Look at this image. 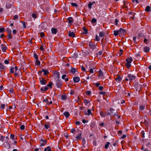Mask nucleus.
I'll use <instances>...</instances> for the list:
<instances>
[{"label":"nucleus","instance_id":"nucleus-1","mask_svg":"<svg viewBox=\"0 0 151 151\" xmlns=\"http://www.w3.org/2000/svg\"><path fill=\"white\" fill-rule=\"evenodd\" d=\"M125 81H131L135 80V76L133 74H129L125 77Z\"/></svg>","mask_w":151,"mask_h":151},{"label":"nucleus","instance_id":"nucleus-2","mask_svg":"<svg viewBox=\"0 0 151 151\" xmlns=\"http://www.w3.org/2000/svg\"><path fill=\"white\" fill-rule=\"evenodd\" d=\"M126 66L127 68H129L131 66V63L133 61V59L131 57L128 58L126 59Z\"/></svg>","mask_w":151,"mask_h":151},{"label":"nucleus","instance_id":"nucleus-3","mask_svg":"<svg viewBox=\"0 0 151 151\" xmlns=\"http://www.w3.org/2000/svg\"><path fill=\"white\" fill-rule=\"evenodd\" d=\"M114 79L117 83H119L121 81L122 78L118 75H116L114 76Z\"/></svg>","mask_w":151,"mask_h":151},{"label":"nucleus","instance_id":"nucleus-4","mask_svg":"<svg viewBox=\"0 0 151 151\" xmlns=\"http://www.w3.org/2000/svg\"><path fill=\"white\" fill-rule=\"evenodd\" d=\"M89 45L90 48L92 50H94L96 48L95 44L91 42H89Z\"/></svg>","mask_w":151,"mask_h":151},{"label":"nucleus","instance_id":"nucleus-5","mask_svg":"<svg viewBox=\"0 0 151 151\" xmlns=\"http://www.w3.org/2000/svg\"><path fill=\"white\" fill-rule=\"evenodd\" d=\"M1 49L3 52H5L7 49V47L6 45L4 44H1Z\"/></svg>","mask_w":151,"mask_h":151},{"label":"nucleus","instance_id":"nucleus-6","mask_svg":"<svg viewBox=\"0 0 151 151\" xmlns=\"http://www.w3.org/2000/svg\"><path fill=\"white\" fill-rule=\"evenodd\" d=\"M43 102H45L47 104L50 105L52 103V101L50 99H47L43 101Z\"/></svg>","mask_w":151,"mask_h":151},{"label":"nucleus","instance_id":"nucleus-7","mask_svg":"<svg viewBox=\"0 0 151 151\" xmlns=\"http://www.w3.org/2000/svg\"><path fill=\"white\" fill-rule=\"evenodd\" d=\"M40 82L42 85H45L47 83V81L45 80L43 78H40Z\"/></svg>","mask_w":151,"mask_h":151},{"label":"nucleus","instance_id":"nucleus-8","mask_svg":"<svg viewBox=\"0 0 151 151\" xmlns=\"http://www.w3.org/2000/svg\"><path fill=\"white\" fill-rule=\"evenodd\" d=\"M17 69V67L15 66L14 68L11 67L10 68V71L11 73H14L15 71H16Z\"/></svg>","mask_w":151,"mask_h":151},{"label":"nucleus","instance_id":"nucleus-9","mask_svg":"<svg viewBox=\"0 0 151 151\" xmlns=\"http://www.w3.org/2000/svg\"><path fill=\"white\" fill-rule=\"evenodd\" d=\"M73 80L75 83H78L79 81L80 78L79 77H76L73 78Z\"/></svg>","mask_w":151,"mask_h":151},{"label":"nucleus","instance_id":"nucleus-10","mask_svg":"<svg viewBox=\"0 0 151 151\" xmlns=\"http://www.w3.org/2000/svg\"><path fill=\"white\" fill-rule=\"evenodd\" d=\"M62 78L63 79H64L65 81L67 82L68 81V77L66 76V75L65 74H64L62 75Z\"/></svg>","mask_w":151,"mask_h":151},{"label":"nucleus","instance_id":"nucleus-11","mask_svg":"<svg viewBox=\"0 0 151 151\" xmlns=\"http://www.w3.org/2000/svg\"><path fill=\"white\" fill-rule=\"evenodd\" d=\"M119 31V34L124 35L126 32L125 30L124 29L120 28Z\"/></svg>","mask_w":151,"mask_h":151},{"label":"nucleus","instance_id":"nucleus-12","mask_svg":"<svg viewBox=\"0 0 151 151\" xmlns=\"http://www.w3.org/2000/svg\"><path fill=\"white\" fill-rule=\"evenodd\" d=\"M150 48L148 47H145L144 48L143 50L145 52H147L149 51Z\"/></svg>","mask_w":151,"mask_h":151},{"label":"nucleus","instance_id":"nucleus-13","mask_svg":"<svg viewBox=\"0 0 151 151\" xmlns=\"http://www.w3.org/2000/svg\"><path fill=\"white\" fill-rule=\"evenodd\" d=\"M46 143V142L45 140L41 139L40 141V145L42 146H44Z\"/></svg>","mask_w":151,"mask_h":151},{"label":"nucleus","instance_id":"nucleus-14","mask_svg":"<svg viewBox=\"0 0 151 151\" xmlns=\"http://www.w3.org/2000/svg\"><path fill=\"white\" fill-rule=\"evenodd\" d=\"M51 32L52 34H55L57 32V30L56 29L52 28L51 29Z\"/></svg>","mask_w":151,"mask_h":151},{"label":"nucleus","instance_id":"nucleus-15","mask_svg":"<svg viewBox=\"0 0 151 151\" xmlns=\"http://www.w3.org/2000/svg\"><path fill=\"white\" fill-rule=\"evenodd\" d=\"M68 35L70 37H75V34L73 32H69Z\"/></svg>","mask_w":151,"mask_h":151},{"label":"nucleus","instance_id":"nucleus-16","mask_svg":"<svg viewBox=\"0 0 151 151\" xmlns=\"http://www.w3.org/2000/svg\"><path fill=\"white\" fill-rule=\"evenodd\" d=\"M145 107V105H141L140 106L139 109V111H143L144 110Z\"/></svg>","mask_w":151,"mask_h":151},{"label":"nucleus","instance_id":"nucleus-17","mask_svg":"<svg viewBox=\"0 0 151 151\" xmlns=\"http://www.w3.org/2000/svg\"><path fill=\"white\" fill-rule=\"evenodd\" d=\"M64 115H65L66 117H68L70 116V114L68 112H65L63 113Z\"/></svg>","mask_w":151,"mask_h":151},{"label":"nucleus","instance_id":"nucleus-18","mask_svg":"<svg viewBox=\"0 0 151 151\" xmlns=\"http://www.w3.org/2000/svg\"><path fill=\"white\" fill-rule=\"evenodd\" d=\"M114 34L115 36H117L118 34H119V31L118 30H114Z\"/></svg>","mask_w":151,"mask_h":151},{"label":"nucleus","instance_id":"nucleus-19","mask_svg":"<svg viewBox=\"0 0 151 151\" xmlns=\"http://www.w3.org/2000/svg\"><path fill=\"white\" fill-rule=\"evenodd\" d=\"M4 69V66L2 63H0V70H3Z\"/></svg>","mask_w":151,"mask_h":151},{"label":"nucleus","instance_id":"nucleus-20","mask_svg":"<svg viewBox=\"0 0 151 151\" xmlns=\"http://www.w3.org/2000/svg\"><path fill=\"white\" fill-rule=\"evenodd\" d=\"M44 151H51V149L50 147L48 146L44 149Z\"/></svg>","mask_w":151,"mask_h":151},{"label":"nucleus","instance_id":"nucleus-21","mask_svg":"<svg viewBox=\"0 0 151 151\" xmlns=\"http://www.w3.org/2000/svg\"><path fill=\"white\" fill-rule=\"evenodd\" d=\"M90 102L89 101L87 100L84 99V103L86 106H88V104Z\"/></svg>","mask_w":151,"mask_h":151},{"label":"nucleus","instance_id":"nucleus-22","mask_svg":"<svg viewBox=\"0 0 151 151\" xmlns=\"http://www.w3.org/2000/svg\"><path fill=\"white\" fill-rule=\"evenodd\" d=\"M68 20L70 23H71L73 21V19L71 17H69L67 19Z\"/></svg>","mask_w":151,"mask_h":151},{"label":"nucleus","instance_id":"nucleus-23","mask_svg":"<svg viewBox=\"0 0 151 151\" xmlns=\"http://www.w3.org/2000/svg\"><path fill=\"white\" fill-rule=\"evenodd\" d=\"M89 72L91 73H93V70L95 69V68L94 67H93V68H90V67L89 68Z\"/></svg>","mask_w":151,"mask_h":151},{"label":"nucleus","instance_id":"nucleus-24","mask_svg":"<svg viewBox=\"0 0 151 151\" xmlns=\"http://www.w3.org/2000/svg\"><path fill=\"white\" fill-rule=\"evenodd\" d=\"M87 112V113H86V115H90L91 114V110L89 109H88Z\"/></svg>","mask_w":151,"mask_h":151},{"label":"nucleus","instance_id":"nucleus-25","mask_svg":"<svg viewBox=\"0 0 151 151\" xmlns=\"http://www.w3.org/2000/svg\"><path fill=\"white\" fill-rule=\"evenodd\" d=\"M10 138L13 140H14L15 139V136L13 134H11L10 135Z\"/></svg>","mask_w":151,"mask_h":151},{"label":"nucleus","instance_id":"nucleus-26","mask_svg":"<svg viewBox=\"0 0 151 151\" xmlns=\"http://www.w3.org/2000/svg\"><path fill=\"white\" fill-rule=\"evenodd\" d=\"M6 31L8 32V34H11L12 32L11 30L9 28H6Z\"/></svg>","mask_w":151,"mask_h":151},{"label":"nucleus","instance_id":"nucleus-27","mask_svg":"<svg viewBox=\"0 0 151 151\" xmlns=\"http://www.w3.org/2000/svg\"><path fill=\"white\" fill-rule=\"evenodd\" d=\"M48 89V88L47 87H43L41 88V90L42 91H45Z\"/></svg>","mask_w":151,"mask_h":151},{"label":"nucleus","instance_id":"nucleus-28","mask_svg":"<svg viewBox=\"0 0 151 151\" xmlns=\"http://www.w3.org/2000/svg\"><path fill=\"white\" fill-rule=\"evenodd\" d=\"M62 83L60 82H57V86L58 88H60L62 86Z\"/></svg>","mask_w":151,"mask_h":151},{"label":"nucleus","instance_id":"nucleus-29","mask_svg":"<svg viewBox=\"0 0 151 151\" xmlns=\"http://www.w3.org/2000/svg\"><path fill=\"white\" fill-rule=\"evenodd\" d=\"M42 71L44 72V74L45 75H47L49 73V72L47 70L42 69Z\"/></svg>","mask_w":151,"mask_h":151},{"label":"nucleus","instance_id":"nucleus-30","mask_svg":"<svg viewBox=\"0 0 151 151\" xmlns=\"http://www.w3.org/2000/svg\"><path fill=\"white\" fill-rule=\"evenodd\" d=\"M5 139V137L3 135H1L0 136V140L1 141L3 142Z\"/></svg>","mask_w":151,"mask_h":151},{"label":"nucleus","instance_id":"nucleus-31","mask_svg":"<svg viewBox=\"0 0 151 151\" xmlns=\"http://www.w3.org/2000/svg\"><path fill=\"white\" fill-rule=\"evenodd\" d=\"M110 144V143L109 142H107L106 144L105 145V148L106 149H107L108 148V146Z\"/></svg>","mask_w":151,"mask_h":151},{"label":"nucleus","instance_id":"nucleus-32","mask_svg":"<svg viewBox=\"0 0 151 151\" xmlns=\"http://www.w3.org/2000/svg\"><path fill=\"white\" fill-rule=\"evenodd\" d=\"M81 133L80 132L78 134V135L76 137V138L78 139H80L81 137Z\"/></svg>","mask_w":151,"mask_h":151},{"label":"nucleus","instance_id":"nucleus-33","mask_svg":"<svg viewBox=\"0 0 151 151\" xmlns=\"http://www.w3.org/2000/svg\"><path fill=\"white\" fill-rule=\"evenodd\" d=\"M11 5L9 3H7L6 5V8L7 9L10 8L11 7Z\"/></svg>","mask_w":151,"mask_h":151},{"label":"nucleus","instance_id":"nucleus-34","mask_svg":"<svg viewBox=\"0 0 151 151\" xmlns=\"http://www.w3.org/2000/svg\"><path fill=\"white\" fill-rule=\"evenodd\" d=\"M150 6H147L146 7V8L145 9V11L146 12H149L150 11Z\"/></svg>","mask_w":151,"mask_h":151},{"label":"nucleus","instance_id":"nucleus-35","mask_svg":"<svg viewBox=\"0 0 151 151\" xmlns=\"http://www.w3.org/2000/svg\"><path fill=\"white\" fill-rule=\"evenodd\" d=\"M99 36L101 37H104V34L103 32H100L99 34Z\"/></svg>","mask_w":151,"mask_h":151},{"label":"nucleus","instance_id":"nucleus-36","mask_svg":"<svg viewBox=\"0 0 151 151\" xmlns=\"http://www.w3.org/2000/svg\"><path fill=\"white\" fill-rule=\"evenodd\" d=\"M71 71L72 73H75L76 71V70L75 68H72L71 69Z\"/></svg>","mask_w":151,"mask_h":151},{"label":"nucleus","instance_id":"nucleus-37","mask_svg":"<svg viewBox=\"0 0 151 151\" xmlns=\"http://www.w3.org/2000/svg\"><path fill=\"white\" fill-rule=\"evenodd\" d=\"M95 40L97 41H99L100 40V38H99V37L97 35H96Z\"/></svg>","mask_w":151,"mask_h":151},{"label":"nucleus","instance_id":"nucleus-38","mask_svg":"<svg viewBox=\"0 0 151 151\" xmlns=\"http://www.w3.org/2000/svg\"><path fill=\"white\" fill-rule=\"evenodd\" d=\"M36 64L38 65H40V63L38 59L36 60Z\"/></svg>","mask_w":151,"mask_h":151},{"label":"nucleus","instance_id":"nucleus-39","mask_svg":"<svg viewBox=\"0 0 151 151\" xmlns=\"http://www.w3.org/2000/svg\"><path fill=\"white\" fill-rule=\"evenodd\" d=\"M71 5L73 6L77 7L78 6L77 4L75 3H71Z\"/></svg>","mask_w":151,"mask_h":151},{"label":"nucleus","instance_id":"nucleus-40","mask_svg":"<svg viewBox=\"0 0 151 151\" xmlns=\"http://www.w3.org/2000/svg\"><path fill=\"white\" fill-rule=\"evenodd\" d=\"M4 31V29L3 27H0V32H3Z\"/></svg>","mask_w":151,"mask_h":151},{"label":"nucleus","instance_id":"nucleus-41","mask_svg":"<svg viewBox=\"0 0 151 151\" xmlns=\"http://www.w3.org/2000/svg\"><path fill=\"white\" fill-rule=\"evenodd\" d=\"M66 96L65 95H63L61 96V99L62 100H65L66 99Z\"/></svg>","mask_w":151,"mask_h":151},{"label":"nucleus","instance_id":"nucleus-42","mask_svg":"<svg viewBox=\"0 0 151 151\" xmlns=\"http://www.w3.org/2000/svg\"><path fill=\"white\" fill-rule=\"evenodd\" d=\"M92 4L91 2H90L89 4H88V6L89 9H91V8Z\"/></svg>","mask_w":151,"mask_h":151},{"label":"nucleus","instance_id":"nucleus-43","mask_svg":"<svg viewBox=\"0 0 151 151\" xmlns=\"http://www.w3.org/2000/svg\"><path fill=\"white\" fill-rule=\"evenodd\" d=\"M34 57L35 59V60H36L38 59L36 53H35L34 54Z\"/></svg>","mask_w":151,"mask_h":151},{"label":"nucleus","instance_id":"nucleus-44","mask_svg":"<svg viewBox=\"0 0 151 151\" xmlns=\"http://www.w3.org/2000/svg\"><path fill=\"white\" fill-rule=\"evenodd\" d=\"M32 17L35 19L37 17L36 15L35 14H32Z\"/></svg>","mask_w":151,"mask_h":151},{"label":"nucleus","instance_id":"nucleus-45","mask_svg":"<svg viewBox=\"0 0 151 151\" xmlns=\"http://www.w3.org/2000/svg\"><path fill=\"white\" fill-rule=\"evenodd\" d=\"M99 94L103 95H105L106 94V92L104 91H101L99 92Z\"/></svg>","mask_w":151,"mask_h":151},{"label":"nucleus","instance_id":"nucleus-46","mask_svg":"<svg viewBox=\"0 0 151 151\" xmlns=\"http://www.w3.org/2000/svg\"><path fill=\"white\" fill-rule=\"evenodd\" d=\"M40 49L41 50H44L45 49L44 46L42 45L40 47Z\"/></svg>","mask_w":151,"mask_h":151},{"label":"nucleus","instance_id":"nucleus-47","mask_svg":"<svg viewBox=\"0 0 151 151\" xmlns=\"http://www.w3.org/2000/svg\"><path fill=\"white\" fill-rule=\"evenodd\" d=\"M20 128L22 130H24V129L25 128V126L24 125H21V126L20 127Z\"/></svg>","mask_w":151,"mask_h":151},{"label":"nucleus","instance_id":"nucleus-48","mask_svg":"<svg viewBox=\"0 0 151 151\" xmlns=\"http://www.w3.org/2000/svg\"><path fill=\"white\" fill-rule=\"evenodd\" d=\"M100 114L101 116L104 117L105 116L104 113L102 112H100Z\"/></svg>","mask_w":151,"mask_h":151},{"label":"nucleus","instance_id":"nucleus-49","mask_svg":"<svg viewBox=\"0 0 151 151\" xmlns=\"http://www.w3.org/2000/svg\"><path fill=\"white\" fill-rule=\"evenodd\" d=\"M96 22V19L94 18L93 19L91 20V22L92 23H95Z\"/></svg>","mask_w":151,"mask_h":151},{"label":"nucleus","instance_id":"nucleus-50","mask_svg":"<svg viewBox=\"0 0 151 151\" xmlns=\"http://www.w3.org/2000/svg\"><path fill=\"white\" fill-rule=\"evenodd\" d=\"M91 91H87L86 92V94L88 95H89L91 94Z\"/></svg>","mask_w":151,"mask_h":151},{"label":"nucleus","instance_id":"nucleus-51","mask_svg":"<svg viewBox=\"0 0 151 151\" xmlns=\"http://www.w3.org/2000/svg\"><path fill=\"white\" fill-rule=\"evenodd\" d=\"M45 127L46 129H48V128L50 127V126L49 125L46 124L44 126Z\"/></svg>","mask_w":151,"mask_h":151},{"label":"nucleus","instance_id":"nucleus-52","mask_svg":"<svg viewBox=\"0 0 151 151\" xmlns=\"http://www.w3.org/2000/svg\"><path fill=\"white\" fill-rule=\"evenodd\" d=\"M5 107V105L4 104H2L1 105V108L2 109H4Z\"/></svg>","mask_w":151,"mask_h":151},{"label":"nucleus","instance_id":"nucleus-53","mask_svg":"<svg viewBox=\"0 0 151 151\" xmlns=\"http://www.w3.org/2000/svg\"><path fill=\"white\" fill-rule=\"evenodd\" d=\"M11 34H8V37L9 39H11L12 38V37L11 35Z\"/></svg>","mask_w":151,"mask_h":151},{"label":"nucleus","instance_id":"nucleus-54","mask_svg":"<svg viewBox=\"0 0 151 151\" xmlns=\"http://www.w3.org/2000/svg\"><path fill=\"white\" fill-rule=\"evenodd\" d=\"M18 18V15H16L14 17V19L16 20Z\"/></svg>","mask_w":151,"mask_h":151},{"label":"nucleus","instance_id":"nucleus-55","mask_svg":"<svg viewBox=\"0 0 151 151\" xmlns=\"http://www.w3.org/2000/svg\"><path fill=\"white\" fill-rule=\"evenodd\" d=\"M4 63L6 64H8L9 63V61L8 60H5L4 61Z\"/></svg>","mask_w":151,"mask_h":151},{"label":"nucleus","instance_id":"nucleus-56","mask_svg":"<svg viewBox=\"0 0 151 151\" xmlns=\"http://www.w3.org/2000/svg\"><path fill=\"white\" fill-rule=\"evenodd\" d=\"M100 84V83L99 82L96 83L95 84V86L97 87H99Z\"/></svg>","mask_w":151,"mask_h":151},{"label":"nucleus","instance_id":"nucleus-57","mask_svg":"<svg viewBox=\"0 0 151 151\" xmlns=\"http://www.w3.org/2000/svg\"><path fill=\"white\" fill-rule=\"evenodd\" d=\"M74 93V91L73 90H71L70 91V94H73Z\"/></svg>","mask_w":151,"mask_h":151},{"label":"nucleus","instance_id":"nucleus-58","mask_svg":"<svg viewBox=\"0 0 151 151\" xmlns=\"http://www.w3.org/2000/svg\"><path fill=\"white\" fill-rule=\"evenodd\" d=\"M127 136L126 135H123L121 137L122 139H124Z\"/></svg>","mask_w":151,"mask_h":151},{"label":"nucleus","instance_id":"nucleus-59","mask_svg":"<svg viewBox=\"0 0 151 151\" xmlns=\"http://www.w3.org/2000/svg\"><path fill=\"white\" fill-rule=\"evenodd\" d=\"M88 33V31L87 30L85 29H84V32H83V33L85 34H86Z\"/></svg>","mask_w":151,"mask_h":151},{"label":"nucleus","instance_id":"nucleus-60","mask_svg":"<svg viewBox=\"0 0 151 151\" xmlns=\"http://www.w3.org/2000/svg\"><path fill=\"white\" fill-rule=\"evenodd\" d=\"M115 24L116 25H117L118 24V20L117 19H115Z\"/></svg>","mask_w":151,"mask_h":151},{"label":"nucleus","instance_id":"nucleus-61","mask_svg":"<svg viewBox=\"0 0 151 151\" xmlns=\"http://www.w3.org/2000/svg\"><path fill=\"white\" fill-rule=\"evenodd\" d=\"M99 88L100 90H102L103 89V87L102 86H99Z\"/></svg>","mask_w":151,"mask_h":151},{"label":"nucleus","instance_id":"nucleus-62","mask_svg":"<svg viewBox=\"0 0 151 151\" xmlns=\"http://www.w3.org/2000/svg\"><path fill=\"white\" fill-rule=\"evenodd\" d=\"M81 69L83 71H86V69L83 66H82L81 67Z\"/></svg>","mask_w":151,"mask_h":151},{"label":"nucleus","instance_id":"nucleus-63","mask_svg":"<svg viewBox=\"0 0 151 151\" xmlns=\"http://www.w3.org/2000/svg\"><path fill=\"white\" fill-rule=\"evenodd\" d=\"M147 41H148V40H147V39H145L144 40V42L145 43H147Z\"/></svg>","mask_w":151,"mask_h":151},{"label":"nucleus","instance_id":"nucleus-64","mask_svg":"<svg viewBox=\"0 0 151 151\" xmlns=\"http://www.w3.org/2000/svg\"><path fill=\"white\" fill-rule=\"evenodd\" d=\"M75 131V129L74 128L72 129H71V132L72 133H73Z\"/></svg>","mask_w":151,"mask_h":151}]
</instances>
